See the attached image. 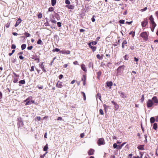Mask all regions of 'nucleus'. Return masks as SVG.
I'll return each instance as SVG.
<instances>
[{"label": "nucleus", "instance_id": "nucleus-1", "mask_svg": "<svg viewBox=\"0 0 158 158\" xmlns=\"http://www.w3.org/2000/svg\"><path fill=\"white\" fill-rule=\"evenodd\" d=\"M97 144L99 146L104 145L105 144L104 139L103 138H99L97 142Z\"/></svg>", "mask_w": 158, "mask_h": 158}, {"label": "nucleus", "instance_id": "nucleus-2", "mask_svg": "<svg viewBox=\"0 0 158 158\" xmlns=\"http://www.w3.org/2000/svg\"><path fill=\"white\" fill-rule=\"evenodd\" d=\"M18 122L17 123V125L18 126V128L23 127L24 125V124L22 118H18Z\"/></svg>", "mask_w": 158, "mask_h": 158}, {"label": "nucleus", "instance_id": "nucleus-3", "mask_svg": "<svg viewBox=\"0 0 158 158\" xmlns=\"http://www.w3.org/2000/svg\"><path fill=\"white\" fill-rule=\"evenodd\" d=\"M140 35L145 40H148V35L146 32H142L140 34Z\"/></svg>", "mask_w": 158, "mask_h": 158}, {"label": "nucleus", "instance_id": "nucleus-4", "mask_svg": "<svg viewBox=\"0 0 158 158\" xmlns=\"http://www.w3.org/2000/svg\"><path fill=\"white\" fill-rule=\"evenodd\" d=\"M125 66L124 65L119 66L117 69V73L120 74L122 73V71L124 70Z\"/></svg>", "mask_w": 158, "mask_h": 158}, {"label": "nucleus", "instance_id": "nucleus-5", "mask_svg": "<svg viewBox=\"0 0 158 158\" xmlns=\"http://www.w3.org/2000/svg\"><path fill=\"white\" fill-rule=\"evenodd\" d=\"M31 99H32V97H30L25 100L24 101V102H26L25 105H28L31 104Z\"/></svg>", "mask_w": 158, "mask_h": 158}, {"label": "nucleus", "instance_id": "nucleus-6", "mask_svg": "<svg viewBox=\"0 0 158 158\" xmlns=\"http://www.w3.org/2000/svg\"><path fill=\"white\" fill-rule=\"evenodd\" d=\"M153 104L152 101L151 99H148L147 103V106L148 107H151Z\"/></svg>", "mask_w": 158, "mask_h": 158}, {"label": "nucleus", "instance_id": "nucleus-7", "mask_svg": "<svg viewBox=\"0 0 158 158\" xmlns=\"http://www.w3.org/2000/svg\"><path fill=\"white\" fill-rule=\"evenodd\" d=\"M149 20L150 21V23L152 25H156L155 23L154 22V19L153 17V16L152 15H151L149 17Z\"/></svg>", "mask_w": 158, "mask_h": 158}, {"label": "nucleus", "instance_id": "nucleus-8", "mask_svg": "<svg viewBox=\"0 0 158 158\" xmlns=\"http://www.w3.org/2000/svg\"><path fill=\"white\" fill-rule=\"evenodd\" d=\"M148 23V22L147 19L146 18L144 19V21L142 22V26L143 27H144L146 26Z\"/></svg>", "mask_w": 158, "mask_h": 158}, {"label": "nucleus", "instance_id": "nucleus-9", "mask_svg": "<svg viewBox=\"0 0 158 158\" xmlns=\"http://www.w3.org/2000/svg\"><path fill=\"white\" fill-rule=\"evenodd\" d=\"M56 86V87L59 88H61L62 87V82L59 81L57 83Z\"/></svg>", "mask_w": 158, "mask_h": 158}, {"label": "nucleus", "instance_id": "nucleus-10", "mask_svg": "<svg viewBox=\"0 0 158 158\" xmlns=\"http://www.w3.org/2000/svg\"><path fill=\"white\" fill-rule=\"evenodd\" d=\"M32 59H34L35 60H37V62L38 63L40 62V60L37 56H32L31 57Z\"/></svg>", "mask_w": 158, "mask_h": 158}, {"label": "nucleus", "instance_id": "nucleus-11", "mask_svg": "<svg viewBox=\"0 0 158 158\" xmlns=\"http://www.w3.org/2000/svg\"><path fill=\"white\" fill-rule=\"evenodd\" d=\"M152 101H153L154 103H158V99L157 98V97L156 96L153 97L152 100Z\"/></svg>", "mask_w": 158, "mask_h": 158}, {"label": "nucleus", "instance_id": "nucleus-12", "mask_svg": "<svg viewBox=\"0 0 158 158\" xmlns=\"http://www.w3.org/2000/svg\"><path fill=\"white\" fill-rule=\"evenodd\" d=\"M22 20L19 18L17 21L15 25V27L17 26L21 22Z\"/></svg>", "mask_w": 158, "mask_h": 158}, {"label": "nucleus", "instance_id": "nucleus-13", "mask_svg": "<svg viewBox=\"0 0 158 158\" xmlns=\"http://www.w3.org/2000/svg\"><path fill=\"white\" fill-rule=\"evenodd\" d=\"M118 93L120 94V96L122 98H125L127 97L126 95L123 92H119Z\"/></svg>", "mask_w": 158, "mask_h": 158}, {"label": "nucleus", "instance_id": "nucleus-14", "mask_svg": "<svg viewBox=\"0 0 158 158\" xmlns=\"http://www.w3.org/2000/svg\"><path fill=\"white\" fill-rule=\"evenodd\" d=\"M94 150L92 149H90L88 152V154L89 155H92L94 154Z\"/></svg>", "mask_w": 158, "mask_h": 158}, {"label": "nucleus", "instance_id": "nucleus-15", "mask_svg": "<svg viewBox=\"0 0 158 158\" xmlns=\"http://www.w3.org/2000/svg\"><path fill=\"white\" fill-rule=\"evenodd\" d=\"M81 69L85 72H86L87 69L84 64H82L81 65Z\"/></svg>", "mask_w": 158, "mask_h": 158}, {"label": "nucleus", "instance_id": "nucleus-16", "mask_svg": "<svg viewBox=\"0 0 158 158\" xmlns=\"http://www.w3.org/2000/svg\"><path fill=\"white\" fill-rule=\"evenodd\" d=\"M66 7L70 9H73L74 8V6L73 5H66Z\"/></svg>", "mask_w": 158, "mask_h": 158}, {"label": "nucleus", "instance_id": "nucleus-17", "mask_svg": "<svg viewBox=\"0 0 158 158\" xmlns=\"http://www.w3.org/2000/svg\"><path fill=\"white\" fill-rule=\"evenodd\" d=\"M90 48H91L92 50V51L94 52L95 51L96 49V47L92 46H91V45H89Z\"/></svg>", "mask_w": 158, "mask_h": 158}, {"label": "nucleus", "instance_id": "nucleus-18", "mask_svg": "<svg viewBox=\"0 0 158 158\" xmlns=\"http://www.w3.org/2000/svg\"><path fill=\"white\" fill-rule=\"evenodd\" d=\"M126 143V142L123 143L122 144H121L120 145H118V148H117V149H121L122 147Z\"/></svg>", "mask_w": 158, "mask_h": 158}, {"label": "nucleus", "instance_id": "nucleus-19", "mask_svg": "<svg viewBox=\"0 0 158 158\" xmlns=\"http://www.w3.org/2000/svg\"><path fill=\"white\" fill-rule=\"evenodd\" d=\"M155 121V119L154 117H152L150 118V122L151 124L154 123Z\"/></svg>", "mask_w": 158, "mask_h": 158}, {"label": "nucleus", "instance_id": "nucleus-20", "mask_svg": "<svg viewBox=\"0 0 158 158\" xmlns=\"http://www.w3.org/2000/svg\"><path fill=\"white\" fill-rule=\"evenodd\" d=\"M97 43V41H93L91 42H90L88 44V45H95Z\"/></svg>", "mask_w": 158, "mask_h": 158}, {"label": "nucleus", "instance_id": "nucleus-21", "mask_svg": "<svg viewBox=\"0 0 158 158\" xmlns=\"http://www.w3.org/2000/svg\"><path fill=\"white\" fill-rule=\"evenodd\" d=\"M127 44V42L126 40H124L122 44V48H124L125 44Z\"/></svg>", "mask_w": 158, "mask_h": 158}, {"label": "nucleus", "instance_id": "nucleus-22", "mask_svg": "<svg viewBox=\"0 0 158 158\" xmlns=\"http://www.w3.org/2000/svg\"><path fill=\"white\" fill-rule=\"evenodd\" d=\"M157 128V124L156 123H155L153 124V128L155 130H156Z\"/></svg>", "mask_w": 158, "mask_h": 158}, {"label": "nucleus", "instance_id": "nucleus-23", "mask_svg": "<svg viewBox=\"0 0 158 158\" xmlns=\"http://www.w3.org/2000/svg\"><path fill=\"white\" fill-rule=\"evenodd\" d=\"M107 85L108 87H111L112 85V82L111 81H107L106 82Z\"/></svg>", "mask_w": 158, "mask_h": 158}, {"label": "nucleus", "instance_id": "nucleus-24", "mask_svg": "<svg viewBox=\"0 0 158 158\" xmlns=\"http://www.w3.org/2000/svg\"><path fill=\"white\" fill-rule=\"evenodd\" d=\"M48 149V144H47L44 147L43 150L44 151H47Z\"/></svg>", "mask_w": 158, "mask_h": 158}, {"label": "nucleus", "instance_id": "nucleus-25", "mask_svg": "<svg viewBox=\"0 0 158 158\" xmlns=\"http://www.w3.org/2000/svg\"><path fill=\"white\" fill-rule=\"evenodd\" d=\"M138 148L139 150H143V145H140L138 147Z\"/></svg>", "mask_w": 158, "mask_h": 158}, {"label": "nucleus", "instance_id": "nucleus-26", "mask_svg": "<svg viewBox=\"0 0 158 158\" xmlns=\"http://www.w3.org/2000/svg\"><path fill=\"white\" fill-rule=\"evenodd\" d=\"M56 3V0H51V4L52 6L55 5Z\"/></svg>", "mask_w": 158, "mask_h": 158}, {"label": "nucleus", "instance_id": "nucleus-27", "mask_svg": "<svg viewBox=\"0 0 158 158\" xmlns=\"http://www.w3.org/2000/svg\"><path fill=\"white\" fill-rule=\"evenodd\" d=\"M19 77H14V80H13V82L14 83H16L17 82L18 79H19Z\"/></svg>", "mask_w": 158, "mask_h": 158}, {"label": "nucleus", "instance_id": "nucleus-28", "mask_svg": "<svg viewBox=\"0 0 158 158\" xmlns=\"http://www.w3.org/2000/svg\"><path fill=\"white\" fill-rule=\"evenodd\" d=\"M156 26V25H152V26H151V31H152V32L154 31V30Z\"/></svg>", "mask_w": 158, "mask_h": 158}, {"label": "nucleus", "instance_id": "nucleus-29", "mask_svg": "<svg viewBox=\"0 0 158 158\" xmlns=\"http://www.w3.org/2000/svg\"><path fill=\"white\" fill-rule=\"evenodd\" d=\"M89 68L92 67L93 68V63L92 62H90L89 64Z\"/></svg>", "mask_w": 158, "mask_h": 158}, {"label": "nucleus", "instance_id": "nucleus-30", "mask_svg": "<svg viewBox=\"0 0 158 158\" xmlns=\"http://www.w3.org/2000/svg\"><path fill=\"white\" fill-rule=\"evenodd\" d=\"M103 106L104 107V110L106 112V110L107 109V108L108 107V106H106V104H104L103 105Z\"/></svg>", "mask_w": 158, "mask_h": 158}, {"label": "nucleus", "instance_id": "nucleus-31", "mask_svg": "<svg viewBox=\"0 0 158 158\" xmlns=\"http://www.w3.org/2000/svg\"><path fill=\"white\" fill-rule=\"evenodd\" d=\"M26 47V45L25 44H23L21 45V48L22 50L25 49Z\"/></svg>", "mask_w": 158, "mask_h": 158}, {"label": "nucleus", "instance_id": "nucleus-32", "mask_svg": "<svg viewBox=\"0 0 158 158\" xmlns=\"http://www.w3.org/2000/svg\"><path fill=\"white\" fill-rule=\"evenodd\" d=\"M44 62H42L41 64H39L40 67L42 69L44 68V65L43 64Z\"/></svg>", "mask_w": 158, "mask_h": 158}, {"label": "nucleus", "instance_id": "nucleus-33", "mask_svg": "<svg viewBox=\"0 0 158 158\" xmlns=\"http://www.w3.org/2000/svg\"><path fill=\"white\" fill-rule=\"evenodd\" d=\"M19 83L20 84H24L25 83V81L24 80H23L20 81Z\"/></svg>", "mask_w": 158, "mask_h": 158}, {"label": "nucleus", "instance_id": "nucleus-34", "mask_svg": "<svg viewBox=\"0 0 158 158\" xmlns=\"http://www.w3.org/2000/svg\"><path fill=\"white\" fill-rule=\"evenodd\" d=\"M81 94H82V95H83V98H84V100H86V96H85V94L83 92H81Z\"/></svg>", "mask_w": 158, "mask_h": 158}, {"label": "nucleus", "instance_id": "nucleus-35", "mask_svg": "<svg viewBox=\"0 0 158 158\" xmlns=\"http://www.w3.org/2000/svg\"><path fill=\"white\" fill-rule=\"evenodd\" d=\"M55 16L57 20H60V17L58 14H56Z\"/></svg>", "mask_w": 158, "mask_h": 158}, {"label": "nucleus", "instance_id": "nucleus-36", "mask_svg": "<svg viewBox=\"0 0 158 158\" xmlns=\"http://www.w3.org/2000/svg\"><path fill=\"white\" fill-rule=\"evenodd\" d=\"M24 34L27 37H29L31 36L30 34L29 33L26 32Z\"/></svg>", "mask_w": 158, "mask_h": 158}, {"label": "nucleus", "instance_id": "nucleus-37", "mask_svg": "<svg viewBox=\"0 0 158 158\" xmlns=\"http://www.w3.org/2000/svg\"><path fill=\"white\" fill-rule=\"evenodd\" d=\"M54 10V8L53 7H50L49 8L48 11H52Z\"/></svg>", "mask_w": 158, "mask_h": 158}, {"label": "nucleus", "instance_id": "nucleus-38", "mask_svg": "<svg viewBox=\"0 0 158 158\" xmlns=\"http://www.w3.org/2000/svg\"><path fill=\"white\" fill-rule=\"evenodd\" d=\"M99 113L102 115H103L104 114V113H103V111L102 109H100Z\"/></svg>", "mask_w": 158, "mask_h": 158}, {"label": "nucleus", "instance_id": "nucleus-39", "mask_svg": "<svg viewBox=\"0 0 158 158\" xmlns=\"http://www.w3.org/2000/svg\"><path fill=\"white\" fill-rule=\"evenodd\" d=\"M81 80L84 81H86V77L85 76L83 75V77L81 78Z\"/></svg>", "mask_w": 158, "mask_h": 158}, {"label": "nucleus", "instance_id": "nucleus-40", "mask_svg": "<svg viewBox=\"0 0 158 158\" xmlns=\"http://www.w3.org/2000/svg\"><path fill=\"white\" fill-rule=\"evenodd\" d=\"M125 21L124 20L121 19L119 21V23L121 24L124 23Z\"/></svg>", "mask_w": 158, "mask_h": 158}, {"label": "nucleus", "instance_id": "nucleus-41", "mask_svg": "<svg viewBox=\"0 0 158 158\" xmlns=\"http://www.w3.org/2000/svg\"><path fill=\"white\" fill-rule=\"evenodd\" d=\"M101 72L100 71H98L97 73L98 77V78L101 75Z\"/></svg>", "mask_w": 158, "mask_h": 158}, {"label": "nucleus", "instance_id": "nucleus-42", "mask_svg": "<svg viewBox=\"0 0 158 158\" xmlns=\"http://www.w3.org/2000/svg\"><path fill=\"white\" fill-rule=\"evenodd\" d=\"M65 3L69 5L70 4V2L69 0H65Z\"/></svg>", "mask_w": 158, "mask_h": 158}, {"label": "nucleus", "instance_id": "nucleus-43", "mask_svg": "<svg viewBox=\"0 0 158 158\" xmlns=\"http://www.w3.org/2000/svg\"><path fill=\"white\" fill-rule=\"evenodd\" d=\"M42 14L41 13L39 14L38 15V17L39 18L41 19L42 18Z\"/></svg>", "mask_w": 158, "mask_h": 158}, {"label": "nucleus", "instance_id": "nucleus-44", "mask_svg": "<svg viewBox=\"0 0 158 158\" xmlns=\"http://www.w3.org/2000/svg\"><path fill=\"white\" fill-rule=\"evenodd\" d=\"M113 148H118V145H117L116 143H114L113 144Z\"/></svg>", "mask_w": 158, "mask_h": 158}, {"label": "nucleus", "instance_id": "nucleus-45", "mask_svg": "<svg viewBox=\"0 0 158 158\" xmlns=\"http://www.w3.org/2000/svg\"><path fill=\"white\" fill-rule=\"evenodd\" d=\"M53 52H59L60 51V49L58 48H56L54 49H53Z\"/></svg>", "mask_w": 158, "mask_h": 158}, {"label": "nucleus", "instance_id": "nucleus-46", "mask_svg": "<svg viewBox=\"0 0 158 158\" xmlns=\"http://www.w3.org/2000/svg\"><path fill=\"white\" fill-rule=\"evenodd\" d=\"M13 74H14V76H15L14 77H19V75H17L16 73H13Z\"/></svg>", "mask_w": 158, "mask_h": 158}, {"label": "nucleus", "instance_id": "nucleus-47", "mask_svg": "<svg viewBox=\"0 0 158 158\" xmlns=\"http://www.w3.org/2000/svg\"><path fill=\"white\" fill-rule=\"evenodd\" d=\"M16 48V46L15 44H12V45L11 46V48L12 49H15Z\"/></svg>", "mask_w": 158, "mask_h": 158}, {"label": "nucleus", "instance_id": "nucleus-48", "mask_svg": "<svg viewBox=\"0 0 158 158\" xmlns=\"http://www.w3.org/2000/svg\"><path fill=\"white\" fill-rule=\"evenodd\" d=\"M57 26L59 27H60L61 26V23L60 22H57Z\"/></svg>", "mask_w": 158, "mask_h": 158}, {"label": "nucleus", "instance_id": "nucleus-49", "mask_svg": "<svg viewBox=\"0 0 158 158\" xmlns=\"http://www.w3.org/2000/svg\"><path fill=\"white\" fill-rule=\"evenodd\" d=\"M70 53V52L68 50H65V54H69Z\"/></svg>", "mask_w": 158, "mask_h": 158}, {"label": "nucleus", "instance_id": "nucleus-50", "mask_svg": "<svg viewBox=\"0 0 158 158\" xmlns=\"http://www.w3.org/2000/svg\"><path fill=\"white\" fill-rule=\"evenodd\" d=\"M42 42V41L40 39H39L37 41V44H40Z\"/></svg>", "mask_w": 158, "mask_h": 158}, {"label": "nucleus", "instance_id": "nucleus-51", "mask_svg": "<svg viewBox=\"0 0 158 158\" xmlns=\"http://www.w3.org/2000/svg\"><path fill=\"white\" fill-rule=\"evenodd\" d=\"M34 66H32L31 67V69H30V71H31V72L34 71Z\"/></svg>", "mask_w": 158, "mask_h": 158}, {"label": "nucleus", "instance_id": "nucleus-52", "mask_svg": "<svg viewBox=\"0 0 158 158\" xmlns=\"http://www.w3.org/2000/svg\"><path fill=\"white\" fill-rule=\"evenodd\" d=\"M97 97H98L100 100L101 99V96L100 94H98L97 95Z\"/></svg>", "mask_w": 158, "mask_h": 158}, {"label": "nucleus", "instance_id": "nucleus-53", "mask_svg": "<svg viewBox=\"0 0 158 158\" xmlns=\"http://www.w3.org/2000/svg\"><path fill=\"white\" fill-rule=\"evenodd\" d=\"M65 50H63L60 51V53L65 54Z\"/></svg>", "mask_w": 158, "mask_h": 158}, {"label": "nucleus", "instance_id": "nucleus-54", "mask_svg": "<svg viewBox=\"0 0 158 158\" xmlns=\"http://www.w3.org/2000/svg\"><path fill=\"white\" fill-rule=\"evenodd\" d=\"M32 48H33V46H30L28 47L27 48V49L28 50H31L32 49Z\"/></svg>", "mask_w": 158, "mask_h": 158}, {"label": "nucleus", "instance_id": "nucleus-55", "mask_svg": "<svg viewBox=\"0 0 158 158\" xmlns=\"http://www.w3.org/2000/svg\"><path fill=\"white\" fill-rule=\"evenodd\" d=\"M51 21L53 23H56V21L55 20H54V19H52L51 20Z\"/></svg>", "mask_w": 158, "mask_h": 158}, {"label": "nucleus", "instance_id": "nucleus-56", "mask_svg": "<svg viewBox=\"0 0 158 158\" xmlns=\"http://www.w3.org/2000/svg\"><path fill=\"white\" fill-rule=\"evenodd\" d=\"M147 7H145L143 9L141 10V11L142 12H143V11H146L147 10Z\"/></svg>", "mask_w": 158, "mask_h": 158}, {"label": "nucleus", "instance_id": "nucleus-57", "mask_svg": "<svg viewBox=\"0 0 158 158\" xmlns=\"http://www.w3.org/2000/svg\"><path fill=\"white\" fill-rule=\"evenodd\" d=\"M47 152H46L45 154H44L43 155H42L41 156H40V158H44V157L45 156V155L47 153Z\"/></svg>", "mask_w": 158, "mask_h": 158}, {"label": "nucleus", "instance_id": "nucleus-58", "mask_svg": "<svg viewBox=\"0 0 158 158\" xmlns=\"http://www.w3.org/2000/svg\"><path fill=\"white\" fill-rule=\"evenodd\" d=\"M63 77V75L62 74H60L59 76V78L60 79H61Z\"/></svg>", "mask_w": 158, "mask_h": 158}, {"label": "nucleus", "instance_id": "nucleus-59", "mask_svg": "<svg viewBox=\"0 0 158 158\" xmlns=\"http://www.w3.org/2000/svg\"><path fill=\"white\" fill-rule=\"evenodd\" d=\"M97 58L98 59H100L101 58L99 54H97L96 56Z\"/></svg>", "mask_w": 158, "mask_h": 158}, {"label": "nucleus", "instance_id": "nucleus-60", "mask_svg": "<svg viewBox=\"0 0 158 158\" xmlns=\"http://www.w3.org/2000/svg\"><path fill=\"white\" fill-rule=\"evenodd\" d=\"M62 117H58L57 118V120H62Z\"/></svg>", "mask_w": 158, "mask_h": 158}, {"label": "nucleus", "instance_id": "nucleus-61", "mask_svg": "<svg viewBox=\"0 0 158 158\" xmlns=\"http://www.w3.org/2000/svg\"><path fill=\"white\" fill-rule=\"evenodd\" d=\"M55 59V57L53 58L52 60V62H51V63L50 64V65H52V63L53 62V61H54V60Z\"/></svg>", "mask_w": 158, "mask_h": 158}, {"label": "nucleus", "instance_id": "nucleus-62", "mask_svg": "<svg viewBox=\"0 0 158 158\" xmlns=\"http://www.w3.org/2000/svg\"><path fill=\"white\" fill-rule=\"evenodd\" d=\"M132 23V21H131V22H127V21L126 22V24H131Z\"/></svg>", "mask_w": 158, "mask_h": 158}, {"label": "nucleus", "instance_id": "nucleus-63", "mask_svg": "<svg viewBox=\"0 0 158 158\" xmlns=\"http://www.w3.org/2000/svg\"><path fill=\"white\" fill-rule=\"evenodd\" d=\"M94 16H93V17L91 18V20L93 22H95V20L94 18Z\"/></svg>", "mask_w": 158, "mask_h": 158}, {"label": "nucleus", "instance_id": "nucleus-64", "mask_svg": "<svg viewBox=\"0 0 158 158\" xmlns=\"http://www.w3.org/2000/svg\"><path fill=\"white\" fill-rule=\"evenodd\" d=\"M84 133H81L80 135V137L81 138H82L84 137Z\"/></svg>", "mask_w": 158, "mask_h": 158}]
</instances>
